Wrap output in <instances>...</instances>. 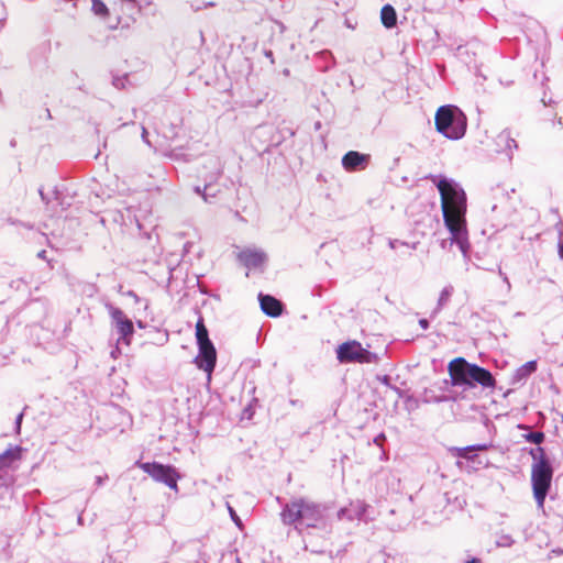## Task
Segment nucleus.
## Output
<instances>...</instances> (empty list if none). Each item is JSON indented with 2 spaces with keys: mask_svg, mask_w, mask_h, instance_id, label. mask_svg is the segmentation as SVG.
I'll use <instances>...</instances> for the list:
<instances>
[{
  "mask_svg": "<svg viewBox=\"0 0 563 563\" xmlns=\"http://www.w3.org/2000/svg\"><path fill=\"white\" fill-rule=\"evenodd\" d=\"M380 438H384V435H383V434H380L379 437H377V438L375 439V442L377 443L378 441H380Z\"/></svg>",
  "mask_w": 563,
  "mask_h": 563,
  "instance_id": "nucleus-43",
  "label": "nucleus"
},
{
  "mask_svg": "<svg viewBox=\"0 0 563 563\" xmlns=\"http://www.w3.org/2000/svg\"><path fill=\"white\" fill-rule=\"evenodd\" d=\"M465 563H482V562L479 559L473 558L472 560H468Z\"/></svg>",
  "mask_w": 563,
  "mask_h": 563,
  "instance_id": "nucleus-40",
  "label": "nucleus"
},
{
  "mask_svg": "<svg viewBox=\"0 0 563 563\" xmlns=\"http://www.w3.org/2000/svg\"><path fill=\"white\" fill-rule=\"evenodd\" d=\"M128 295H129V296H131V298H134L135 300H137V299H139V298H137V295H136L134 291H132V290H130V291L128 292Z\"/></svg>",
  "mask_w": 563,
  "mask_h": 563,
  "instance_id": "nucleus-41",
  "label": "nucleus"
},
{
  "mask_svg": "<svg viewBox=\"0 0 563 563\" xmlns=\"http://www.w3.org/2000/svg\"><path fill=\"white\" fill-rule=\"evenodd\" d=\"M21 448H10L0 454V468L4 466H9L13 461L20 459Z\"/></svg>",
  "mask_w": 563,
  "mask_h": 563,
  "instance_id": "nucleus-17",
  "label": "nucleus"
},
{
  "mask_svg": "<svg viewBox=\"0 0 563 563\" xmlns=\"http://www.w3.org/2000/svg\"><path fill=\"white\" fill-rule=\"evenodd\" d=\"M199 353L195 358L198 368L205 371L209 376L214 369L217 352L213 343L198 345Z\"/></svg>",
  "mask_w": 563,
  "mask_h": 563,
  "instance_id": "nucleus-9",
  "label": "nucleus"
},
{
  "mask_svg": "<svg viewBox=\"0 0 563 563\" xmlns=\"http://www.w3.org/2000/svg\"><path fill=\"white\" fill-rule=\"evenodd\" d=\"M559 255L563 260V240L559 242Z\"/></svg>",
  "mask_w": 563,
  "mask_h": 563,
  "instance_id": "nucleus-34",
  "label": "nucleus"
},
{
  "mask_svg": "<svg viewBox=\"0 0 563 563\" xmlns=\"http://www.w3.org/2000/svg\"><path fill=\"white\" fill-rule=\"evenodd\" d=\"M219 191V188H217L211 181L206 183L203 186V201L211 203L212 199L217 197Z\"/></svg>",
  "mask_w": 563,
  "mask_h": 563,
  "instance_id": "nucleus-20",
  "label": "nucleus"
},
{
  "mask_svg": "<svg viewBox=\"0 0 563 563\" xmlns=\"http://www.w3.org/2000/svg\"><path fill=\"white\" fill-rule=\"evenodd\" d=\"M490 445L489 444H486V443H483V444H476V445H470V446H466V448H463L460 450V453H459V456L460 457H463V459H470V456L467 455L468 452H473V451H486L488 450Z\"/></svg>",
  "mask_w": 563,
  "mask_h": 563,
  "instance_id": "nucleus-22",
  "label": "nucleus"
},
{
  "mask_svg": "<svg viewBox=\"0 0 563 563\" xmlns=\"http://www.w3.org/2000/svg\"><path fill=\"white\" fill-rule=\"evenodd\" d=\"M22 419H23V412L19 413L15 419V427H16L18 432L20 431Z\"/></svg>",
  "mask_w": 563,
  "mask_h": 563,
  "instance_id": "nucleus-29",
  "label": "nucleus"
},
{
  "mask_svg": "<svg viewBox=\"0 0 563 563\" xmlns=\"http://www.w3.org/2000/svg\"><path fill=\"white\" fill-rule=\"evenodd\" d=\"M530 455L533 459V463H550L549 459L545 455L544 449L541 446H537L530 450Z\"/></svg>",
  "mask_w": 563,
  "mask_h": 563,
  "instance_id": "nucleus-21",
  "label": "nucleus"
},
{
  "mask_svg": "<svg viewBox=\"0 0 563 563\" xmlns=\"http://www.w3.org/2000/svg\"><path fill=\"white\" fill-rule=\"evenodd\" d=\"M239 260L244 266L252 269L264 265L267 256L262 250L246 249L240 252Z\"/></svg>",
  "mask_w": 563,
  "mask_h": 563,
  "instance_id": "nucleus-12",
  "label": "nucleus"
},
{
  "mask_svg": "<svg viewBox=\"0 0 563 563\" xmlns=\"http://www.w3.org/2000/svg\"><path fill=\"white\" fill-rule=\"evenodd\" d=\"M262 311L273 318L279 317L283 312L282 302L271 295H258Z\"/></svg>",
  "mask_w": 563,
  "mask_h": 563,
  "instance_id": "nucleus-13",
  "label": "nucleus"
},
{
  "mask_svg": "<svg viewBox=\"0 0 563 563\" xmlns=\"http://www.w3.org/2000/svg\"><path fill=\"white\" fill-rule=\"evenodd\" d=\"M496 144L499 151L505 152L509 157L512 156L514 150L518 148V144L509 130H504L497 135Z\"/></svg>",
  "mask_w": 563,
  "mask_h": 563,
  "instance_id": "nucleus-15",
  "label": "nucleus"
},
{
  "mask_svg": "<svg viewBox=\"0 0 563 563\" xmlns=\"http://www.w3.org/2000/svg\"><path fill=\"white\" fill-rule=\"evenodd\" d=\"M553 476V468L551 463H533L531 470V483L533 497L537 501L538 508L543 509L544 500L549 493L551 481Z\"/></svg>",
  "mask_w": 563,
  "mask_h": 563,
  "instance_id": "nucleus-5",
  "label": "nucleus"
},
{
  "mask_svg": "<svg viewBox=\"0 0 563 563\" xmlns=\"http://www.w3.org/2000/svg\"><path fill=\"white\" fill-rule=\"evenodd\" d=\"M529 376L537 371V361H529L522 365Z\"/></svg>",
  "mask_w": 563,
  "mask_h": 563,
  "instance_id": "nucleus-26",
  "label": "nucleus"
},
{
  "mask_svg": "<svg viewBox=\"0 0 563 563\" xmlns=\"http://www.w3.org/2000/svg\"><path fill=\"white\" fill-rule=\"evenodd\" d=\"M380 21L386 29H391L397 24V12L395 8L387 3L380 10Z\"/></svg>",
  "mask_w": 563,
  "mask_h": 563,
  "instance_id": "nucleus-16",
  "label": "nucleus"
},
{
  "mask_svg": "<svg viewBox=\"0 0 563 563\" xmlns=\"http://www.w3.org/2000/svg\"><path fill=\"white\" fill-rule=\"evenodd\" d=\"M136 466L148 474L155 482L163 483L176 492L178 490L177 482L180 478V475L174 466L164 465L157 462L142 463L140 461L136 462Z\"/></svg>",
  "mask_w": 563,
  "mask_h": 563,
  "instance_id": "nucleus-6",
  "label": "nucleus"
},
{
  "mask_svg": "<svg viewBox=\"0 0 563 563\" xmlns=\"http://www.w3.org/2000/svg\"><path fill=\"white\" fill-rule=\"evenodd\" d=\"M37 257L41 260H46V251L42 250L37 253Z\"/></svg>",
  "mask_w": 563,
  "mask_h": 563,
  "instance_id": "nucleus-36",
  "label": "nucleus"
},
{
  "mask_svg": "<svg viewBox=\"0 0 563 563\" xmlns=\"http://www.w3.org/2000/svg\"><path fill=\"white\" fill-rule=\"evenodd\" d=\"M290 404H291L292 406H302V404H301L299 400H296V399H291V400H290Z\"/></svg>",
  "mask_w": 563,
  "mask_h": 563,
  "instance_id": "nucleus-39",
  "label": "nucleus"
},
{
  "mask_svg": "<svg viewBox=\"0 0 563 563\" xmlns=\"http://www.w3.org/2000/svg\"><path fill=\"white\" fill-rule=\"evenodd\" d=\"M214 4V2H206L203 7H197L195 8V10H201V9H206V8H209V7H212Z\"/></svg>",
  "mask_w": 563,
  "mask_h": 563,
  "instance_id": "nucleus-35",
  "label": "nucleus"
},
{
  "mask_svg": "<svg viewBox=\"0 0 563 563\" xmlns=\"http://www.w3.org/2000/svg\"><path fill=\"white\" fill-rule=\"evenodd\" d=\"M512 543H514V539L507 534L499 537V539L497 540V544L499 547H511Z\"/></svg>",
  "mask_w": 563,
  "mask_h": 563,
  "instance_id": "nucleus-25",
  "label": "nucleus"
},
{
  "mask_svg": "<svg viewBox=\"0 0 563 563\" xmlns=\"http://www.w3.org/2000/svg\"><path fill=\"white\" fill-rule=\"evenodd\" d=\"M367 508H368L367 504H365L362 500H356L354 503H351L349 508H341L338 511V518L343 519V516L345 514H349L350 521H353L355 519L361 520V519L365 518Z\"/></svg>",
  "mask_w": 563,
  "mask_h": 563,
  "instance_id": "nucleus-14",
  "label": "nucleus"
},
{
  "mask_svg": "<svg viewBox=\"0 0 563 563\" xmlns=\"http://www.w3.org/2000/svg\"><path fill=\"white\" fill-rule=\"evenodd\" d=\"M448 371L453 386H461L464 389L474 388L481 385L483 388L494 387L496 380L492 373L477 365L467 362L464 357H456L448 365Z\"/></svg>",
  "mask_w": 563,
  "mask_h": 563,
  "instance_id": "nucleus-3",
  "label": "nucleus"
},
{
  "mask_svg": "<svg viewBox=\"0 0 563 563\" xmlns=\"http://www.w3.org/2000/svg\"><path fill=\"white\" fill-rule=\"evenodd\" d=\"M453 294V287L451 285L444 287L440 294L438 299L437 308L433 311V314L438 313L449 301Z\"/></svg>",
  "mask_w": 563,
  "mask_h": 563,
  "instance_id": "nucleus-19",
  "label": "nucleus"
},
{
  "mask_svg": "<svg viewBox=\"0 0 563 563\" xmlns=\"http://www.w3.org/2000/svg\"><path fill=\"white\" fill-rule=\"evenodd\" d=\"M529 377V374L527 373L526 368L521 365L519 368L516 369L511 377V383L514 385L521 384L526 382V379Z\"/></svg>",
  "mask_w": 563,
  "mask_h": 563,
  "instance_id": "nucleus-24",
  "label": "nucleus"
},
{
  "mask_svg": "<svg viewBox=\"0 0 563 563\" xmlns=\"http://www.w3.org/2000/svg\"><path fill=\"white\" fill-rule=\"evenodd\" d=\"M324 507L307 498H294L285 504L280 512L285 525L295 526L296 529L316 528L324 519Z\"/></svg>",
  "mask_w": 563,
  "mask_h": 563,
  "instance_id": "nucleus-2",
  "label": "nucleus"
},
{
  "mask_svg": "<svg viewBox=\"0 0 563 563\" xmlns=\"http://www.w3.org/2000/svg\"><path fill=\"white\" fill-rule=\"evenodd\" d=\"M380 438H384V435H383V434H380L379 437H377V438L375 439V442L377 443L378 441H380Z\"/></svg>",
  "mask_w": 563,
  "mask_h": 563,
  "instance_id": "nucleus-44",
  "label": "nucleus"
},
{
  "mask_svg": "<svg viewBox=\"0 0 563 563\" xmlns=\"http://www.w3.org/2000/svg\"><path fill=\"white\" fill-rule=\"evenodd\" d=\"M336 357L341 363H372L376 355L364 349L357 341H349L339 345Z\"/></svg>",
  "mask_w": 563,
  "mask_h": 563,
  "instance_id": "nucleus-7",
  "label": "nucleus"
},
{
  "mask_svg": "<svg viewBox=\"0 0 563 563\" xmlns=\"http://www.w3.org/2000/svg\"><path fill=\"white\" fill-rule=\"evenodd\" d=\"M369 158L371 156L368 154L350 151L342 157V166L349 172L364 169L367 166Z\"/></svg>",
  "mask_w": 563,
  "mask_h": 563,
  "instance_id": "nucleus-11",
  "label": "nucleus"
},
{
  "mask_svg": "<svg viewBox=\"0 0 563 563\" xmlns=\"http://www.w3.org/2000/svg\"><path fill=\"white\" fill-rule=\"evenodd\" d=\"M398 243H400V242H399V241H397V240H391V241H389V246H390L391 249H396V246H397V244H398Z\"/></svg>",
  "mask_w": 563,
  "mask_h": 563,
  "instance_id": "nucleus-38",
  "label": "nucleus"
},
{
  "mask_svg": "<svg viewBox=\"0 0 563 563\" xmlns=\"http://www.w3.org/2000/svg\"><path fill=\"white\" fill-rule=\"evenodd\" d=\"M107 308L111 317L112 324L119 333L118 342H123L129 345L134 333L132 320L129 319L120 308L113 307L112 305L107 306Z\"/></svg>",
  "mask_w": 563,
  "mask_h": 563,
  "instance_id": "nucleus-8",
  "label": "nucleus"
},
{
  "mask_svg": "<svg viewBox=\"0 0 563 563\" xmlns=\"http://www.w3.org/2000/svg\"><path fill=\"white\" fill-rule=\"evenodd\" d=\"M434 120L437 131L446 139L460 140L466 132V115L456 106H441Z\"/></svg>",
  "mask_w": 563,
  "mask_h": 563,
  "instance_id": "nucleus-4",
  "label": "nucleus"
},
{
  "mask_svg": "<svg viewBox=\"0 0 563 563\" xmlns=\"http://www.w3.org/2000/svg\"><path fill=\"white\" fill-rule=\"evenodd\" d=\"M498 274L501 277L503 282L506 284L507 291L509 292L511 290V284L509 282L508 276L501 271V268H498Z\"/></svg>",
  "mask_w": 563,
  "mask_h": 563,
  "instance_id": "nucleus-27",
  "label": "nucleus"
},
{
  "mask_svg": "<svg viewBox=\"0 0 563 563\" xmlns=\"http://www.w3.org/2000/svg\"><path fill=\"white\" fill-rule=\"evenodd\" d=\"M419 324L423 330H427L429 328V321L427 319H420Z\"/></svg>",
  "mask_w": 563,
  "mask_h": 563,
  "instance_id": "nucleus-32",
  "label": "nucleus"
},
{
  "mask_svg": "<svg viewBox=\"0 0 563 563\" xmlns=\"http://www.w3.org/2000/svg\"><path fill=\"white\" fill-rule=\"evenodd\" d=\"M435 184L440 197L443 221L451 238L443 240L441 246L455 243L464 257H468L470 242L466 229V194L453 179L444 176H430Z\"/></svg>",
  "mask_w": 563,
  "mask_h": 563,
  "instance_id": "nucleus-1",
  "label": "nucleus"
},
{
  "mask_svg": "<svg viewBox=\"0 0 563 563\" xmlns=\"http://www.w3.org/2000/svg\"><path fill=\"white\" fill-rule=\"evenodd\" d=\"M523 438L528 442L539 445L544 440V433L541 431H530L527 434H525Z\"/></svg>",
  "mask_w": 563,
  "mask_h": 563,
  "instance_id": "nucleus-23",
  "label": "nucleus"
},
{
  "mask_svg": "<svg viewBox=\"0 0 563 563\" xmlns=\"http://www.w3.org/2000/svg\"><path fill=\"white\" fill-rule=\"evenodd\" d=\"M119 84H122V79H114V80H113V85H114L115 87H119Z\"/></svg>",
  "mask_w": 563,
  "mask_h": 563,
  "instance_id": "nucleus-42",
  "label": "nucleus"
},
{
  "mask_svg": "<svg viewBox=\"0 0 563 563\" xmlns=\"http://www.w3.org/2000/svg\"><path fill=\"white\" fill-rule=\"evenodd\" d=\"M228 508L232 520L236 523V526L241 527L242 522L240 517L236 515L235 510L230 506Z\"/></svg>",
  "mask_w": 563,
  "mask_h": 563,
  "instance_id": "nucleus-28",
  "label": "nucleus"
},
{
  "mask_svg": "<svg viewBox=\"0 0 563 563\" xmlns=\"http://www.w3.org/2000/svg\"><path fill=\"white\" fill-rule=\"evenodd\" d=\"M38 194H40V196H41L42 201H43V202H45V203H47V198H46V196L44 195L43 189H40V190H38Z\"/></svg>",
  "mask_w": 563,
  "mask_h": 563,
  "instance_id": "nucleus-37",
  "label": "nucleus"
},
{
  "mask_svg": "<svg viewBox=\"0 0 563 563\" xmlns=\"http://www.w3.org/2000/svg\"><path fill=\"white\" fill-rule=\"evenodd\" d=\"M344 518L349 520V514H345V515L343 516V519H344Z\"/></svg>",
  "mask_w": 563,
  "mask_h": 563,
  "instance_id": "nucleus-45",
  "label": "nucleus"
},
{
  "mask_svg": "<svg viewBox=\"0 0 563 563\" xmlns=\"http://www.w3.org/2000/svg\"><path fill=\"white\" fill-rule=\"evenodd\" d=\"M120 2H112L113 8H108L106 2H92V12L104 20L108 27L115 29L121 23V16L117 13L115 7Z\"/></svg>",
  "mask_w": 563,
  "mask_h": 563,
  "instance_id": "nucleus-10",
  "label": "nucleus"
},
{
  "mask_svg": "<svg viewBox=\"0 0 563 563\" xmlns=\"http://www.w3.org/2000/svg\"><path fill=\"white\" fill-rule=\"evenodd\" d=\"M142 140H143L146 144L151 145V143H150L148 139H147V130H146L144 126L142 128Z\"/></svg>",
  "mask_w": 563,
  "mask_h": 563,
  "instance_id": "nucleus-30",
  "label": "nucleus"
},
{
  "mask_svg": "<svg viewBox=\"0 0 563 563\" xmlns=\"http://www.w3.org/2000/svg\"><path fill=\"white\" fill-rule=\"evenodd\" d=\"M194 190L203 198V187L196 186Z\"/></svg>",
  "mask_w": 563,
  "mask_h": 563,
  "instance_id": "nucleus-33",
  "label": "nucleus"
},
{
  "mask_svg": "<svg viewBox=\"0 0 563 563\" xmlns=\"http://www.w3.org/2000/svg\"><path fill=\"white\" fill-rule=\"evenodd\" d=\"M196 339H197L198 345H200V344L206 345V344L212 343L211 340L209 339V333H208V330H207L202 319H199L196 324Z\"/></svg>",
  "mask_w": 563,
  "mask_h": 563,
  "instance_id": "nucleus-18",
  "label": "nucleus"
},
{
  "mask_svg": "<svg viewBox=\"0 0 563 563\" xmlns=\"http://www.w3.org/2000/svg\"><path fill=\"white\" fill-rule=\"evenodd\" d=\"M107 478H108V476H107V475H104V476H97V477H96V485H97V486L102 485V484H103V482H104Z\"/></svg>",
  "mask_w": 563,
  "mask_h": 563,
  "instance_id": "nucleus-31",
  "label": "nucleus"
}]
</instances>
